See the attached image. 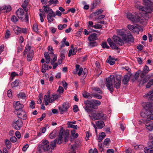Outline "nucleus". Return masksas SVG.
<instances>
[{"label":"nucleus","mask_w":153,"mask_h":153,"mask_svg":"<svg viewBox=\"0 0 153 153\" xmlns=\"http://www.w3.org/2000/svg\"><path fill=\"white\" fill-rule=\"evenodd\" d=\"M5 143L8 149H10L11 146L10 141L8 139H6L5 140Z\"/></svg>","instance_id":"obj_40"},{"label":"nucleus","mask_w":153,"mask_h":153,"mask_svg":"<svg viewBox=\"0 0 153 153\" xmlns=\"http://www.w3.org/2000/svg\"><path fill=\"white\" fill-rule=\"evenodd\" d=\"M31 47L29 45H27L25 48V49L24 51V55H25L27 54L28 53H29L30 51H33V50H31Z\"/></svg>","instance_id":"obj_25"},{"label":"nucleus","mask_w":153,"mask_h":153,"mask_svg":"<svg viewBox=\"0 0 153 153\" xmlns=\"http://www.w3.org/2000/svg\"><path fill=\"white\" fill-rule=\"evenodd\" d=\"M57 135V131L54 130L50 134L49 137L51 139H53L56 137Z\"/></svg>","instance_id":"obj_33"},{"label":"nucleus","mask_w":153,"mask_h":153,"mask_svg":"<svg viewBox=\"0 0 153 153\" xmlns=\"http://www.w3.org/2000/svg\"><path fill=\"white\" fill-rule=\"evenodd\" d=\"M83 96L84 97L88 99H91L92 97V94L84 92L82 94Z\"/></svg>","instance_id":"obj_28"},{"label":"nucleus","mask_w":153,"mask_h":153,"mask_svg":"<svg viewBox=\"0 0 153 153\" xmlns=\"http://www.w3.org/2000/svg\"><path fill=\"white\" fill-rule=\"evenodd\" d=\"M105 136V134L104 132H102L100 134H99L98 138L99 142H101Z\"/></svg>","instance_id":"obj_37"},{"label":"nucleus","mask_w":153,"mask_h":153,"mask_svg":"<svg viewBox=\"0 0 153 153\" xmlns=\"http://www.w3.org/2000/svg\"><path fill=\"white\" fill-rule=\"evenodd\" d=\"M121 80V76L119 75L116 76L115 77L113 75H111L106 79V85L111 93H112L114 91L113 83L114 84V87L117 89L120 87Z\"/></svg>","instance_id":"obj_1"},{"label":"nucleus","mask_w":153,"mask_h":153,"mask_svg":"<svg viewBox=\"0 0 153 153\" xmlns=\"http://www.w3.org/2000/svg\"><path fill=\"white\" fill-rule=\"evenodd\" d=\"M96 105H100L101 104V102L99 100H91Z\"/></svg>","instance_id":"obj_47"},{"label":"nucleus","mask_w":153,"mask_h":153,"mask_svg":"<svg viewBox=\"0 0 153 153\" xmlns=\"http://www.w3.org/2000/svg\"><path fill=\"white\" fill-rule=\"evenodd\" d=\"M10 140L11 142L13 143H15L17 140L15 136H13L10 137Z\"/></svg>","instance_id":"obj_59"},{"label":"nucleus","mask_w":153,"mask_h":153,"mask_svg":"<svg viewBox=\"0 0 153 153\" xmlns=\"http://www.w3.org/2000/svg\"><path fill=\"white\" fill-rule=\"evenodd\" d=\"M127 18L131 21L135 22L141 23L143 22V19H141L137 13H128L126 15Z\"/></svg>","instance_id":"obj_7"},{"label":"nucleus","mask_w":153,"mask_h":153,"mask_svg":"<svg viewBox=\"0 0 153 153\" xmlns=\"http://www.w3.org/2000/svg\"><path fill=\"white\" fill-rule=\"evenodd\" d=\"M13 107L16 111V113L19 111L22 110L23 108L24 105L23 104L21 103L19 101H17L13 104Z\"/></svg>","instance_id":"obj_11"},{"label":"nucleus","mask_w":153,"mask_h":153,"mask_svg":"<svg viewBox=\"0 0 153 153\" xmlns=\"http://www.w3.org/2000/svg\"><path fill=\"white\" fill-rule=\"evenodd\" d=\"M44 56L46 59L45 62L47 64L50 62V57L48 52H45L44 53Z\"/></svg>","instance_id":"obj_26"},{"label":"nucleus","mask_w":153,"mask_h":153,"mask_svg":"<svg viewBox=\"0 0 153 153\" xmlns=\"http://www.w3.org/2000/svg\"><path fill=\"white\" fill-rule=\"evenodd\" d=\"M13 31L17 35L20 34L22 31V28L17 26H14L13 27Z\"/></svg>","instance_id":"obj_19"},{"label":"nucleus","mask_w":153,"mask_h":153,"mask_svg":"<svg viewBox=\"0 0 153 153\" xmlns=\"http://www.w3.org/2000/svg\"><path fill=\"white\" fill-rule=\"evenodd\" d=\"M62 136L64 137L65 142L67 141L69 135V132L67 131H65L62 128Z\"/></svg>","instance_id":"obj_27"},{"label":"nucleus","mask_w":153,"mask_h":153,"mask_svg":"<svg viewBox=\"0 0 153 153\" xmlns=\"http://www.w3.org/2000/svg\"><path fill=\"white\" fill-rule=\"evenodd\" d=\"M69 107V105L68 103H63L62 106L59 107V112L61 114H63L64 112H67Z\"/></svg>","instance_id":"obj_9"},{"label":"nucleus","mask_w":153,"mask_h":153,"mask_svg":"<svg viewBox=\"0 0 153 153\" xmlns=\"http://www.w3.org/2000/svg\"><path fill=\"white\" fill-rule=\"evenodd\" d=\"M149 97V100H153V89L150 91L146 95H144V97Z\"/></svg>","instance_id":"obj_24"},{"label":"nucleus","mask_w":153,"mask_h":153,"mask_svg":"<svg viewBox=\"0 0 153 153\" xmlns=\"http://www.w3.org/2000/svg\"><path fill=\"white\" fill-rule=\"evenodd\" d=\"M92 97H95L96 98L100 99H102V96L98 94H93Z\"/></svg>","instance_id":"obj_45"},{"label":"nucleus","mask_w":153,"mask_h":153,"mask_svg":"<svg viewBox=\"0 0 153 153\" xmlns=\"http://www.w3.org/2000/svg\"><path fill=\"white\" fill-rule=\"evenodd\" d=\"M90 117L94 120H106L107 118L106 115L101 111H97L92 114V116L89 115Z\"/></svg>","instance_id":"obj_6"},{"label":"nucleus","mask_w":153,"mask_h":153,"mask_svg":"<svg viewBox=\"0 0 153 153\" xmlns=\"http://www.w3.org/2000/svg\"><path fill=\"white\" fill-rule=\"evenodd\" d=\"M15 135L18 139H19L21 137V134L19 131H16L15 132Z\"/></svg>","instance_id":"obj_60"},{"label":"nucleus","mask_w":153,"mask_h":153,"mask_svg":"<svg viewBox=\"0 0 153 153\" xmlns=\"http://www.w3.org/2000/svg\"><path fill=\"white\" fill-rule=\"evenodd\" d=\"M90 107L84 106V108L85 111L88 113H90L91 111V110L90 109Z\"/></svg>","instance_id":"obj_58"},{"label":"nucleus","mask_w":153,"mask_h":153,"mask_svg":"<svg viewBox=\"0 0 153 153\" xmlns=\"http://www.w3.org/2000/svg\"><path fill=\"white\" fill-rule=\"evenodd\" d=\"M83 71L82 68H80L79 65H76V69L73 71V73L74 74H77L79 76H80L82 73Z\"/></svg>","instance_id":"obj_12"},{"label":"nucleus","mask_w":153,"mask_h":153,"mask_svg":"<svg viewBox=\"0 0 153 153\" xmlns=\"http://www.w3.org/2000/svg\"><path fill=\"white\" fill-rule=\"evenodd\" d=\"M95 124L97 127L99 129H102L105 126L104 121L101 120L97 121L95 122Z\"/></svg>","instance_id":"obj_18"},{"label":"nucleus","mask_w":153,"mask_h":153,"mask_svg":"<svg viewBox=\"0 0 153 153\" xmlns=\"http://www.w3.org/2000/svg\"><path fill=\"white\" fill-rule=\"evenodd\" d=\"M16 13L18 18L21 19H22L24 16L23 10L21 8H19L16 11Z\"/></svg>","instance_id":"obj_16"},{"label":"nucleus","mask_w":153,"mask_h":153,"mask_svg":"<svg viewBox=\"0 0 153 153\" xmlns=\"http://www.w3.org/2000/svg\"><path fill=\"white\" fill-rule=\"evenodd\" d=\"M103 12V10L100 9H98L96 10L95 12H94L93 14L94 16H96L100 14Z\"/></svg>","instance_id":"obj_41"},{"label":"nucleus","mask_w":153,"mask_h":153,"mask_svg":"<svg viewBox=\"0 0 153 153\" xmlns=\"http://www.w3.org/2000/svg\"><path fill=\"white\" fill-rule=\"evenodd\" d=\"M19 83V81L18 80H16L15 81L13 82L11 84V86L12 88H14L18 86Z\"/></svg>","instance_id":"obj_36"},{"label":"nucleus","mask_w":153,"mask_h":153,"mask_svg":"<svg viewBox=\"0 0 153 153\" xmlns=\"http://www.w3.org/2000/svg\"><path fill=\"white\" fill-rule=\"evenodd\" d=\"M11 21L14 22H16L18 21L17 18L14 15L12 16L11 18Z\"/></svg>","instance_id":"obj_56"},{"label":"nucleus","mask_w":153,"mask_h":153,"mask_svg":"<svg viewBox=\"0 0 153 153\" xmlns=\"http://www.w3.org/2000/svg\"><path fill=\"white\" fill-rule=\"evenodd\" d=\"M110 141L111 140L109 138H106L104 140L103 144L105 146H107L109 144Z\"/></svg>","instance_id":"obj_52"},{"label":"nucleus","mask_w":153,"mask_h":153,"mask_svg":"<svg viewBox=\"0 0 153 153\" xmlns=\"http://www.w3.org/2000/svg\"><path fill=\"white\" fill-rule=\"evenodd\" d=\"M44 8V10L45 12L47 13H49V12H53L52 9L50 8L48 6H44L43 7Z\"/></svg>","instance_id":"obj_35"},{"label":"nucleus","mask_w":153,"mask_h":153,"mask_svg":"<svg viewBox=\"0 0 153 153\" xmlns=\"http://www.w3.org/2000/svg\"><path fill=\"white\" fill-rule=\"evenodd\" d=\"M84 103L85 105L84 106L91 107L92 105L91 101L88 100L85 101L84 102Z\"/></svg>","instance_id":"obj_49"},{"label":"nucleus","mask_w":153,"mask_h":153,"mask_svg":"<svg viewBox=\"0 0 153 153\" xmlns=\"http://www.w3.org/2000/svg\"><path fill=\"white\" fill-rule=\"evenodd\" d=\"M76 123V121L74 122H68L67 123V124L68 126L69 127L72 128L74 129H77V126L76 125H74Z\"/></svg>","instance_id":"obj_22"},{"label":"nucleus","mask_w":153,"mask_h":153,"mask_svg":"<svg viewBox=\"0 0 153 153\" xmlns=\"http://www.w3.org/2000/svg\"><path fill=\"white\" fill-rule=\"evenodd\" d=\"M23 123L20 119L15 120L12 123L13 127L16 130H19L23 126Z\"/></svg>","instance_id":"obj_8"},{"label":"nucleus","mask_w":153,"mask_h":153,"mask_svg":"<svg viewBox=\"0 0 153 153\" xmlns=\"http://www.w3.org/2000/svg\"><path fill=\"white\" fill-rule=\"evenodd\" d=\"M129 77L128 76L126 75L124 76L123 79V82L124 84H126L128 82Z\"/></svg>","instance_id":"obj_39"},{"label":"nucleus","mask_w":153,"mask_h":153,"mask_svg":"<svg viewBox=\"0 0 153 153\" xmlns=\"http://www.w3.org/2000/svg\"><path fill=\"white\" fill-rule=\"evenodd\" d=\"M29 1V0H25L22 5V7H26L27 6Z\"/></svg>","instance_id":"obj_55"},{"label":"nucleus","mask_w":153,"mask_h":153,"mask_svg":"<svg viewBox=\"0 0 153 153\" xmlns=\"http://www.w3.org/2000/svg\"><path fill=\"white\" fill-rule=\"evenodd\" d=\"M44 101L46 105H48L49 103L53 102L51 96L50 94L45 95L44 97Z\"/></svg>","instance_id":"obj_14"},{"label":"nucleus","mask_w":153,"mask_h":153,"mask_svg":"<svg viewBox=\"0 0 153 153\" xmlns=\"http://www.w3.org/2000/svg\"><path fill=\"white\" fill-rule=\"evenodd\" d=\"M149 71L148 67L146 65H145L141 74L143 75H145L146 74L148 73Z\"/></svg>","instance_id":"obj_30"},{"label":"nucleus","mask_w":153,"mask_h":153,"mask_svg":"<svg viewBox=\"0 0 153 153\" xmlns=\"http://www.w3.org/2000/svg\"><path fill=\"white\" fill-rule=\"evenodd\" d=\"M94 25H93V22L91 21H90L88 22V29H90L91 27L94 28Z\"/></svg>","instance_id":"obj_43"},{"label":"nucleus","mask_w":153,"mask_h":153,"mask_svg":"<svg viewBox=\"0 0 153 153\" xmlns=\"http://www.w3.org/2000/svg\"><path fill=\"white\" fill-rule=\"evenodd\" d=\"M153 85V79H151L146 85V87L149 88L152 85Z\"/></svg>","instance_id":"obj_48"},{"label":"nucleus","mask_w":153,"mask_h":153,"mask_svg":"<svg viewBox=\"0 0 153 153\" xmlns=\"http://www.w3.org/2000/svg\"><path fill=\"white\" fill-rule=\"evenodd\" d=\"M56 16V14L54 12H49L47 15V18L48 22L49 23H51L53 21V17Z\"/></svg>","instance_id":"obj_13"},{"label":"nucleus","mask_w":153,"mask_h":153,"mask_svg":"<svg viewBox=\"0 0 153 153\" xmlns=\"http://www.w3.org/2000/svg\"><path fill=\"white\" fill-rule=\"evenodd\" d=\"M88 39L90 41L96 40L97 39V34L95 33L92 34L89 36Z\"/></svg>","instance_id":"obj_23"},{"label":"nucleus","mask_w":153,"mask_h":153,"mask_svg":"<svg viewBox=\"0 0 153 153\" xmlns=\"http://www.w3.org/2000/svg\"><path fill=\"white\" fill-rule=\"evenodd\" d=\"M48 50L50 51V54H53V50L52 48V47L51 46H49L48 47Z\"/></svg>","instance_id":"obj_61"},{"label":"nucleus","mask_w":153,"mask_h":153,"mask_svg":"<svg viewBox=\"0 0 153 153\" xmlns=\"http://www.w3.org/2000/svg\"><path fill=\"white\" fill-rule=\"evenodd\" d=\"M117 34L121 36L122 39L126 42H133L134 38L130 33H127V31L125 29L117 30Z\"/></svg>","instance_id":"obj_5"},{"label":"nucleus","mask_w":153,"mask_h":153,"mask_svg":"<svg viewBox=\"0 0 153 153\" xmlns=\"http://www.w3.org/2000/svg\"><path fill=\"white\" fill-rule=\"evenodd\" d=\"M99 150L101 152L103 151V149L102 147V145L101 143H99L98 145Z\"/></svg>","instance_id":"obj_63"},{"label":"nucleus","mask_w":153,"mask_h":153,"mask_svg":"<svg viewBox=\"0 0 153 153\" xmlns=\"http://www.w3.org/2000/svg\"><path fill=\"white\" fill-rule=\"evenodd\" d=\"M33 30L36 33H38V32L39 29L37 24L35 23L33 25Z\"/></svg>","instance_id":"obj_44"},{"label":"nucleus","mask_w":153,"mask_h":153,"mask_svg":"<svg viewBox=\"0 0 153 153\" xmlns=\"http://www.w3.org/2000/svg\"><path fill=\"white\" fill-rule=\"evenodd\" d=\"M144 151L145 153H153V147L150 148L146 147L144 148Z\"/></svg>","instance_id":"obj_32"},{"label":"nucleus","mask_w":153,"mask_h":153,"mask_svg":"<svg viewBox=\"0 0 153 153\" xmlns=\"http://www.w3.org/2000/svg\"><path fill=\"white\" fill-rule=\"evenodd\" d=\"M42 143L43 148L44 150L48 151L50 149L49 142L48 140H43Z\"/></svg>","instance_id":"obj_15"},{"label":"nucleus","mask_w":153,"mask_h":153,"mask_svg":"<svg viewBox=\"0 0 153 153\" xmlns=\"http://www.w3.org/2000/svg\"><path fill=\"white\" fill-rule=\"evenodd\" d=\"M57 141V139H56L54 140L50 144V148L52 149H54L56 146V144Z\"/></svg>","instance_id":"obj_29"},{"label":"nucleus","mask_w":153,"mask_h":153,"mask_svg":"<svg viewBox=\"0 0 153 153\" xmlns=\"http://www.w3.org/2000/svg\"><path fill=\"white\" fill-rule=\"evenodd\" d=\"M39 15L41 22H43L44 21L43 16H44L45 15V13L44 11H42L41 13H39Z\"/></svg>","instance_id":"obj_42"},{"label":"nucleus","mask_w":153,"mask_h":153,"mask_svg":"<svg viewBox=\"0 0 153 153\" xmlns=\"http://www.w3.org/2000/svg\"><path fill=\"white\" fill-rule=\"evenodd\" d=\"M143 2L145 5L147 7H143L140 5H136V7L144 14L149 13V10L153 12V3L149 0H143Z\"/></svg>","instance_id":"obj_4"},{"label":"nucleus","mask_w":153,"mask_h":153,"mask_svg":"<svg viewBox=\"0 0 153 153\" xmlns=\"http://www.w3.org/2000/svg\"><path fill=\"white\" fill-rule=\"evenodd\" d=\"M113 59L111 56H109L108 59L107 60V61L108 63H109L111 65H113L115 63V61H112Z\"/></svg>","instance_id":"obj_38"},{"label":"nucleus","mask_w":153,"mask_h":153,"mask_svg":"<svg viewBox=\"0 0 153 153\" xmlns=\"http://www.w3.org/2000/svg\"><path fill=\"white\" fill-rule=\"evenodd\" d=\"M10 35V30H7L5 34V38H8Z\"/></svg>","instance_id":"obj_62"},{"label":"nucleus","mask_w":153,"mask_h":153,"mask_svg":"<svg viewBox=\"0 0 153 153\" xmlns=\"http://www.w3.org/2000/svg\"><path fill=\"white\" fill-rule=\"evenodd\" d=\"M18 97L19 98L22 99H25L26 97L25 93L23 92H20L18 94Z\"/></svg>","instance_id":"obj_34"},{"label":"nucleus","mask_w":153,"mask_h":153,"mask_svg":"<svg viewBox=\"0 0 153 153\" xmlns=\"http://www.w3.org/2000/svg\"><path fill=\"white\" fill-rule=\"evenodd\" d=\"M49 4L51 5L52 4H57L59 3L58 0H50L48 2Z\"/></svg>","instance_id":"obj_50"},{"label":"nucleus","mask_w":153,"mask_h":153,"mask_svg":"<svg viewBox=\"0 0 153 153\" xmlns=\"http://www.w3.org/2000/svg\"><path fill=\"white\" fill-rule=\"evenodd\" d=\"M52 98V102L55 101V100H56L58 99L59 97V96L57 94H55L52 95V96H51Z\"/></svg>","instance_id":"obj_53"},{"label":"nucleus","mask_w":153,"mask_h":153,"mask_svg":"<svg viewBox=\"0 0 153 153\" xmlns=\"http://www.w3.org/2000/svg\"><path fill=\"white\" fill-rule=\"evenodd\" d=\"M112 39L115 43H114L112 40L110 38H108L107 40L108 44L112 49L118 50L119 48L116 45V44L120 46H122L124 45V41H125L123 39H122L120 38L116 35H114L113 36Z\"/></svg>","instance_id":"obj_3"},{"label":"nucleus","mask_w":153,"mask_h":153,"mask_svg":"<svg viewBox=\"0 0 153 153\" xmlns=\"http://www.w3.org/2000/svg\"><path fill=\"white\" fill-rule=\"evenodd\" d=\"M18 117L20 119L25 120L27 117L26 112L24 110H21L16 112Z\"/></svg>","instance_id":"obj_10"},{"label":"nucleus","mask_w":153,"mask_h":153,"mask_svg":"<svg viewBox=\"0 0 153 153\" xmlns=\"http://www.w3.org/2000/svg\"><path fill=\"white\" fill-rule=\"evenodd\" d=\"M145 126L146 129L149 131H151L153 130V122L152 121L147 122Z\"/></svg>","instance_id":"obj_17"},{"label":"nucleus","mask_w":153,"mask_h":153,"mask_svg":"<svg viewBox=\"0 0 153 153\" xmlns=\"http://www.w3.org/2000/svg\"><path fill=\"white\" fill-rule=\"evenodd\" d=\"M27 59L28 61H31L33 57L34 52L33 51H30L27 54Z\"/></svg>","instance_id":"obj_21"},{"label":"nucleus","mask_w":153,"mask_h":153,"mask_svg":"<svg viewBox=\"0 0 153 153\" xmlns=\"http://www.w3.org/2000/svg\"><path fill=\"white\" fill-rule=\"evenodd\" d=\"M73 110L75 112H77L78 111V108L77 105H75L74 106Z\"/></svg>","instance_id":"obj_64"},{"label":"nucleus","mask_w":153,"mask_h":153,"mask_svg":"<svg viewBox=\"0 0 153 153\" xmlns=\"http://www.w3.org/2000/svg\"><path fill=\"white\" fill-rule=\"evenodd\" d=\"M64 90L63 88L61 86H59V88L57 90V92H58L59 94H62L64 91Z\"/></svg>","instance_id":"obj_46"},{"label":"nucleus","mask_w":153,"mask_h":153,"mask_svg":"<svg viewBox=\"0 0 153 153\" xmlns=\"http://www.w3.org/2000/svg\"><path fill=\"white\" fill-rule=\"evenodd\" d=\"M102 47L104 48H106L107 49H108L109 48V46H108L106 42H104L102 43Z\"/></svg>","instance_id":"obj_57"},{"label":"nucleus","mask_w":153,"mask_h":153,"mask_svg":"<svg viewBox=\"0 0 153 153\" xmlns=\"http://www.w3.org/2000/svg\"><path fill=\"white\" fill-rule=\"evenodd\" d=\"M101 3L100 0H96L94 1L92 3L93 7L94 8L97 5H99Z\"/></svg>","instance_id":"obj_31"},{"label":"nucleus","mask_w":153,"mask_h":153,"mask_svg":"<svg viewBox=\"0 0 153 153\" xmlns=\"http://www.w3.org/2000/svg\"><path fill=\"white\" fill-rule=\"evenodd\" d=\"M73 45H71V49H72V51H73L72 55H75L76 54V52L77 51V49L76 47L73 48Z\"/></svg>","instance_id":"obj_54"},{"label":"nucleus","mask_w":153,"mask_h":153,"mask_svg":"<svg viewBox=\"0 0 153 153\" xmlns=\"http://www.w3.org/2000/svg\"><path fill=\"white\" fill-rule=\"evenodd\" d=\"M144 110L141 112V116L142 117L146 118L147 117L148 120L149 121L153 120V103L147 102L144 107Z\"/></svg>","instance_id":"obj_2"},{"label":"nucleus","mask_w":153,"mask_h":153,"mask_svg":"<svg viewBox=\"0 0 153 153\" xmlns=\"http://www.w3.org/2000/svg\"><path fill=\"white\" fill-rule=\"evenodd\" d=\"M62 128H61L60 131L59 137L57 140V143L59 144H60L62 143V139L63 138V136H62Z\"/></svg>","instance_id":"obj_20"},{"label":"nucleus","mask_w":153,"mask_h":153,"mask_svg":"<svg viewBox=\"0 0 153 153\" xmlns=\"http://www.w3.org/2000/svg\"><path fill=\"white\" fill-rule=\"evenodd\" d=\"M18 74L15 72H13L11 73L10 77L11 78V80H13L14 78L16 76H18Z\"/></svg>","instance_id":"obj_51"}]
</instances>
